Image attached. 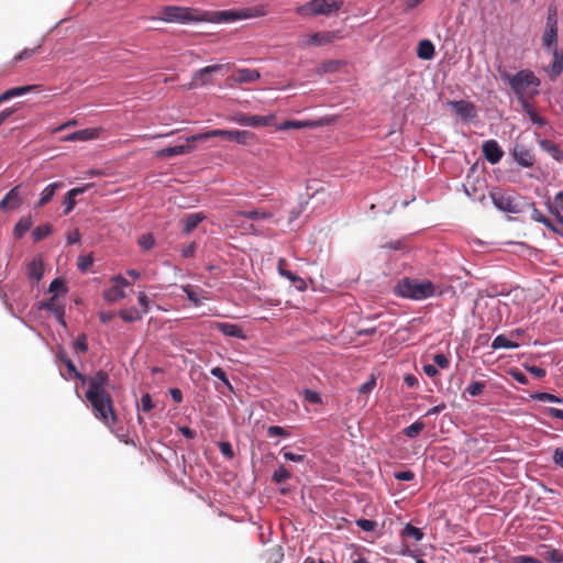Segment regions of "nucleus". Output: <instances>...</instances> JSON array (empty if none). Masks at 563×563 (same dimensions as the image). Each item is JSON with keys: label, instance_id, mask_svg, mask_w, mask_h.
Here are the masks:
<instances>
[{"label": "nucleus", "instance_id": "nucleus-43", "mask_svg": "<svg viewBox=\"0 0 563 563\" xmlns=\"http://www.w3.org/2000/svg\"><path fill=\"white\" fill-rule=\"evenodd\" d=\"M485 388L486 384L484 382L474 380L466 387L465 391L468 395L476 397L482 395Z\"/></svg>", "mask_w": 563, "mask_h": 563}, {"label": "nucleus", "instance_id": "nucleus-30", "mask_svg": "<svg viewBox=\"0 0 563 563\" xmlns=\"http://www.w3.org/2000/svg\"><path fill=\"white\" fill-rule=\"evenodd\" d=\"M519 344L517 342H514L506 338L505 335L500 334L497 335L493 342H492V349L498 350V349H517Z\"/></svg>", "mask_w": 563, "mask_h": 563}, {"label": "nucleus", "instance_id": "nucleus-51", "mask_svg": "<svg viewBox=\"0 0 563 563\" xmlns=\"http://www.w3.org/2000/svg\"><path fill=\"white\" fill-rule=\"evenodd\" d=\"M311 123L303 121H285L278 129L279 130H289V129H301L306 126H310Z\"/></svg>", "mask_w": 563, "mask_h": 563}, {"label": "nucleus", "instance_id": "nucleus-19", "mask_svg": "<svg viewBox=\"0 0 563 563\" xmlns=\"http://www.w3.org/2000/svg\"><path fill=\"white\" fill-rule=\"evenodd\" d=\"M514 157L516 162L522 167H530L534 163V156L531 151L522 145H516L514 148Z\"/></svg>", "mask_w": 563, "mask_h": 563}, {"label": "nucleus", "instance_id": "nucleus-32", "mask_svg": "<svg viewBox=\"0 0 563 563\" xmlns=\"http://www.w3.org/2000/svg\"><path fill=\"white\" fill-rule=\"evenodd\" d=\"M52 232H53V225L49 223H45V224L36 227L32 232V236H33L34 242H40L41 240L48 236Z\"/></svg>", "mask_w": 563, "mask_h": 563}, {"label": "nucleus", "instance_id": "nucleus-28", "mask_svg": "<svg viewBox=\"0 0 563 563\" xmlns=\"http://www.w3.org/2000/svg\"><path fill=\"white\" fill-rule=\"evenodd\" d=\"M434 45L429 40H422L418 44L417 55L421 59H431L434 56Z\"/></svg>", "mask_w": 563, "mask_h": 563}, {"label": "nucleus", "instance_id": "nucleus-59", "mask_svg": "<svg viewBox=\"0 0 563 563\" xmlns=\"http://www.w3.org/2000/svg\"><path fill=\"white\" fill-rule=\"evenodd\" d=\"M280 453L283 454L285 460H288V461H291V462H303L306 460L305 455L295 454L292 452L286 451L285 449H283L280 451Z\"/></svg>", "mask_w": 563, "mask_h": 563}, {"label": "nucleus", "instance_id": "nucleus-13", "mask_svg": "<svg viewBox=\"0 0 563 563\" xmlns=\"http://www.w3.org/2000/svg\"><path fill=\"white\" fill-rule=\"evenodd\" d=\"M482 150H483L484 157L490 164L499 163L504 156L503 150L500 148L497 141H495V140L485 141L482 145Z\"/></svg>", "mask_w": 563, "mask_h": 563}, {"label": "nucleus", "instance_id": "nucleus-36", "mask_svg": "<svg viewBox=\"0 0 563 563\" xmlns=\"http://www.w3.org/2000/svg\"><path fill=\"white\" fill-rule=\"evenodd\" d=\"M558 40V27H547L543 33V44L548 48L555 46Z\"/></svg>", "mask_w": 563, "mask_h": 563}, {"label": "nucleus", "instance_id": "nucleus-52", "mask_svg": "<svg viewBox=\"0 0 563 563\" xmlns=\"http://www.w3.org/2000/svg\"><path fill=\"white\" fill-rule=\"evenodd\" d=\"M356 526L361 528L363 531H374L377 527V522L369 519H357Z\"/></svg>", "mask_w": 563, "mask_h": 563}, {"label": "nucleus", "instance_id": "nucleus-14", "mask_svg": "<svg viewBox=\"0 0 563 563\" xmlns=\"http://www.w3.org/2000/svg\"><path fill=\"white\" fill-rule=\"evenodd\" d=\"M102 128H90L84 129L76 132H73L64 137V141L67 142H86L90 140H96L102 133Z\"/></svg>", "mask_w": 563, "mask_h": 563}, {"label": "nucleus", "instance_id": "nucleus-27", "mask_svg": "<svg viewBox=\"0 0 563 563\" xmlns=\"http://www.w3.org/2000/svg\"><path fill=\"white\" fill-rule=\"evenodd\" d=\"M540 147L558 162H563V152L559 145L550 140H541Z\"/></svg>", "mask_w": 563, "mask_h": 563}, {"label": "nucleus", "instance_id": "nucleus-10", "mask_svg": "<svg viewBox=\"0 0 563 563\" xmlns=\"http://www.w3.org/2000/svg\"><path fill=\"white\" fill-rule=\"evenodd\" d=\"M232 121L245 126H269L273 125L275 121V115H247L245 113H238L232 118Z\"/></svg>", "mask_w": 563, "mask_h": 563}, {"label": "nucleus", "instance_id": "nucleus-48", "mask_svg": "<svg viewBox=\"0 0 563 563\" xmlns=\"http://www.w3.org/2000/svg\"><path fill=\"white\" fill-rule=\"evenodd\" d=\"M547 27H558V10L556 7L550 5L547 16Z\"/></svg>", "mask_w": 563, "mask_h": 563}, {"label": "nucleus", "instance_id": "nucleus-12", "mask_svg": "<svg viewBox=\"0 0 563 563\" xmlns=\"http://www.w3.org/2000/svg\"><path fill=\"white\" fill-rule=\"evenodd\" d=\"M339 31H324V32H316L311 34L307 40L302 42V46H322L331 44L334 40L341 38Z\"/></svg>", "mask_w": 563, "mask_h": 563}, {"label": "nucleus", "instance_id": "nucleus-39", "mask_svg": "<svg viewBox=\"0 0 563 563\" xmlns=\"http://www.w3.org/2000/svg\"><path fill=\"white\" fill-rule=\"evenodd\" d=\"M342 65L343 64L340 60H334V59L327 60V62H323L320 64V66L318 68V73L319 74L334 73V71L339 70Z\"/></svg>", "mask_w": 563, "mask_h": 563}, {"label": "nucleus", "instance_id": "nucleus-5", "mask_svg": "<svg viewBox=\"0 0 563 563\" xmlns=\"http://www.w3.org/2000/svg\"><path fill=\"white\" fill-rule=\"evenodd\" d=\"M500 77L509 82L511 90L520 99L523 98L529 87H538L540 85L539 78L528 69L520 70L515 75L504 71L500 73Z\"/></svg>", "mask_w": 563, "mask_h": 563}, {"label": "nucleus", "instance_id": "nucleus-9", "mask_svg": "<svg viewBox=\"0 0 563 563\" xmlns=\"http://www.w3.org/2000/svg\"><path fill=\"white\" fill-rule=\"evenodd\" d=\"M261 78V74L257 69L251 68H236L227 78L228 87H233L241 84H250Z\"/></svg>", "mask_w": 563, "mask_h": 563}, {"label": "nucleus", "instance_id": "nucleus-40", "mask_svg": "<svg viewBox=\"0 0 563 563\" xmlns=\"http://www.w3.org/2000/svg\"><path fill=\"white\" fill-rule=\"evenodd\" d=\"M424 429V423L422 421H416L412 424L406 427L402 430V433L408 438H416L420 434V432Z\"/></svg>", "mask_w": 563, "mask_h": 563}, {"label": "nucleus", "instance_id": "nucleus-41", "mask_svg": "<svg viewBox=\"0 0 563 563\" xmlns=\"http://www.w3.org/2000/svg\"><path fill=\"white\" fill-rule=\"evenodd\" d=\"M552 213L555 216V219L550 220V225H548L547 228H549L551 231L563 238V218L560 216L558 211H552Z\"/></svg>", "mask_w": 563, "mask_h": 563}, {"label": "nucleus", "instance_id": "nucleus-23", "mask_svg": "<svg viewBox=\"0 0 563 563\" xmlns=\"http://www.w3.org/2000/svg\"><path fill=\"white\" fill-rule=\"evenodd\" d=\"M63 187L64 184L62 181L52 183L48 186H46L40 195V200L36 203V207L42 208L45 205H47L52 200L56 191Z\"/></svg>", "mask_w": 563, "mask_h": 563}, {"label": "nucleus", "instance_id": "nucleus-11", "mask_svg": "<svg viewBox=\"0 0 563 563\" xmlns=\"http://www.w3.org/2000/svg\"><path fill=\"white\" fill-rule=\"evenodd\" d=\"M113 283L112 287L103 292V298L108 302H114L125 297L124 287H128L130 283L121 275H115L111 278Z\"/></svg>", "mask_w": 563, "mask_h": 563}, {"label": "nucleus", "instance_id": "nucleus-2", "mask_svg": "<svg viewBox=\"0 0 563 563\" xmlns=\"http://www.w3.org/2000/svg\"><path fill=\"white\" fill-rule=\"evenodd\" d=\"M395 295L411 299V300H424L434 296L435 286L429 279H417L405 277L397 282L394 287Z\"/></svg>", "mask_w": 563, "mask_h": 563}, {"label": "nucleus", "instance_id": "nucleus-44", "mask_svg": "<svg viewBox=\"0 0 563 563\" xmlns=\"http://www.w3.org/2000/svg\"><path fill=\"white\" fill-rule=\"evenodd\" d=\"M41 44L37 45L36 47L34 48H24L23 51H21L19 54H16L13 58V62L14 63H19L23 59H27V58H31L34 54L37 53V51L41 48Z\"/></svg>", "mask_w": 563, "mask_h": 563}, {"label": "nucleus", "instance_id": "nucleus-29", "mask_svg": "<svg viewBox=\"0 0 563 563\" xmlns=\"http://www.w3.org/2000/svg\"><path fill=\"white\" fill-rule=\"evenodd\" d=\"M32 227L31 217L21 218L14 225L13 233L16 239H21Z\"/></svg>", "mask_w": 563, "mask_h": 563}, {"label": "nucleus", "instance_id": "nucleus-64", "mask_svg": "<svg viewBox=\"0 0 563 563\" xmlns=\"http://www.w3.org/2000/svg\"><path fill=\"white\" fill-rule=\"evenodd\" d=\"M514 563H542V562L533 556L518 555V556L514 558Z\"/></svg>", "mask_w": 563, "mask_h": 563}, {"label": "nucleus", "instance_id": "nucleus-1", "mask_svg": "<svg viewBox=\"0 0 563 563\" xmlns=\"http://www.w3.org/2000/svg\"><path fill=\"white\" fill-rule=\"evenodd\" d=\"M108 383L109 375L104 371L97 372L88 380L89 387L86 398L92 407L95 417L112 429L118 422V417L114 411L113 399L106 390Z\"/></svg>", "mask_w": 563, "mask_h": 563}, {"label": "nucleus", "instance_id": "nucleus-33", "mask_svg": "<svg viewBox=\"0 0 563 563\" xmlns=\"http://www.w3.org/2000/svg\"><path fill=\"white\" fill-rule=\"evenodd\" d=\"M522 106H523V109L526 110L527 114L529 115V118H530V120L532 121L533 124L539 125V126H544L547 124L545 119L542 118L541 115H539L533 110V108L530 106L529 102L523 100L522 101Z\"/></svg>", "mask_w": 563, "mask_h": 563}, {"label": "nucleus", "instance_id": "nucleus-21", "mask_svg": "<svg viewBox=\"0 0 563 563\" xmlns=\"http://www.w3.org/2000/svg\"><path fill=\"white\" fill-rule=\"evenodd\" d=\"M192 150H194V147L190 144L177 145V146H170V147H165V148L158 150V151H156L155 155H156V157H159V158L173 157V156L188 154Z\"/></svg>", "mask_w": 563, "mask_h": 563}, {"label": "nucleus", "instance_id": "nucleus-50", "mask_svg": "<svg viewBox=\"0 0 563 563\" xmlns=\"http://www.w3.org/2000/svg\"><path fill=\"white\" fill-rule=\"evenodd\" d=\"M268 437H284L287 438L290 435L289 431L279 426H271L267 428Z\"/></svg>", "mask_w": 563, "mask_h": 563}, {"label": "nucleus", "instance_id": "nucleus-34", "mask_svg": "<svg viewBox=\"0 0 563 563\" xmlns=\"http://www.w3.org/2000/svg\"><path fill=\"white\" fill-rule=\"evenodd\" d=\"M291 477V473L284 466L279 465L272 475V481L275 484H283Z\"/></svg>", "mask_w": 563, "mask_h": 563}, {"label": "nucleus", "instance_id": "nucleus-22", "mask_svg": "<svg viewBox=\"0 0 563 563\" xmlns=\"http://www.w3.org/2000/svg\"><path fill=\"white\" fill-rule=\"evenodd\" d=\"M37 89L36 85L13 87L0 95V104L15 97L23 96Z\"/></svg>", "mask_w": 563, "mask_h": 563}, {"label": "nucleus", "instance_id": "nucleus-49", "mask_svg": "<svg viewBox=\"0 0 563 563\" xmlns=\"http://www.w3.org/2000/svg\"><path fill=\"white\" fill-rule=\"evenodd\" d=\"M92 263H93V257L91 254L81 255L78 257V268L81 272L88 271L92 266Z\"/></svg>", "mask_w": 563, "mask_h": 563}, {"label": "nucleus", "instance_id": "nucleus-38", "mask_svg": "<svg viewBox=\"0 0 563 563\" xmlns=\"http://www.w3.org/2000/svg\"><path fill=\"white\" fill-rule=\"evenodd\" d=\"M119 316L125 321V322H134L142 319V313L136 310L135 308L130 309H122L119 312Z\"/></svg>", "mask_w": 563, "mask_h": 563}, {"label": "nucleus", "instance_id": "nucleus-53", "mask_svg": "<svg viewBox=\"0 0 563 563\" xmlns=\"http://www.w3.org/2000/svg\"><path fill=\"white\" fill-rule=\"evenodd\" d=\"M48 291L49 292L60 291V292L65 294L67 291V288H66L65 283H64L63 279L55 278L49 284Z\"/></svg>", "mask_w": 563, "mask_h": 563}, {"label": "nucleus", "instance_id": "nucleus-25", "mask_svg": "<svg viewBox=\"0 0 563 563\" xmlns=\"http://www.w3.org/2000/svg\"><path fill=\"white\" fill-rule=\"evenodd\" d=\"M27 276L40 282L44 275V264L41 257H34L26 267Z\"/></svg>", "mask_w": 563, "mask_h": 563}, {"label": "nucleus", "instance_id": "nucleus-54", "mask_svg": "<svg viewBox=\"0 0 563 563\" xmlns=\"http://www.w3.org/2000/svg\"><path fill=\"white\" fill-rule=\"evenodd\" d=\"M217 15L219 16V21L221 22L235 21L241 18L239 13L234 11H219L217 12Z\"/></svg>", "mask_w": 563, "mask_h": 563}, {"label": "nucleus", "instance_id": "nucleus-35", "mask_svg": "<svg viewBox=\"0 0 563 563\" xmlns=\"http://www.w3.org/2000/svg\"><path fill=\"white\" fill-rule=\"evenodd\" d=\"M402 536L406 538L413 539L415 541H421L423 539V532L412 526L411 523H407L402 529Z\"/></svg>", "mask_w": 563, "mask_h": 563}, {"label": "nucleus", "instance_id": "nucleus-47", "mask_svg": "<svg viewBox=\"0 0 563 563\" xmlns=\"http://www.w3.org/2000/svg\"><path fill=\"white\" fill-rule=\"evenodd\" d=\"M530 218L539 223L544 224L545 227L550 225V219L547 218L539 209L532 206Z\"/></svg>", "mask_w": 563, "mask_h": 563}, {"label": "nucleus", "instance_id": "nucleus-42", "mask_svg": "<svg viewBox=\"0 0 563 563\" xmlns=\"http://www.w3.org/2000/svg\"><path fill=\"white\" fill-rule=\"evenodd\" d=\"M531 397H532V399L542 401V402H558V404L563 402L562 398H560L553 394H550V393H536Z\"/></svg>", "mask_w": 563, "mask_h": 563}, {"label": "nucleus", "instance_id": "nucleus-6", "mask_svg": "<svg viewBox=\"0 0 563 563\" xmlns=\"http://www.w3.org/2000/svg\"><path fill=\"white\" fill-rule=\"evenodd\" d=\"M342 4V1L311 0L305 5L298 7L296 12L301 16L329 15L332 12L339 11Z\"/></svg>", "mask_w": 563, "mask_h": 563}, {"label": "nucleus", "instance_id": "nucleus-60", "mask_svg": "<svg viewBox=\"0 0 563 563\" xmlns=\"http://www.w3.org/2000/svg\"><path fill=\"white\" fill-rule=\"evenodd\" d=\"M137 300L142 308V311H141L142 316L146 314L150 310V300H148L147 296L144 292H140L137 296Z\"/></svg>", "mask_w": 563, "mask_h": 563}, {"label": "nucleus", "instance_id": "nucleus-3", "mask_svg": "<svg viewBox=\"0 0 563 563\" xmlns=\"http://www.w3.org/2000/svg\"><path fill=\"white\" fill-rule=\"evenodd\" d=\"M212 137H221L230 142H235L238 144H247L251 140L254 139V134L250 131L245 130H210L207 132L194 134L191 136H188L186 141L188 143H196L199 141H207Z\"/></svg>", "mask_w": 563, "mask_h": 563}, {"label": "nucleus", "instance_id": "nucleus-4", "mask_svg": "<svg viewBox=\"0 0 563 563\" xmlns=\"http://www.w3.org/2000/svg\"><path fill=\"white\" fill-rule=\"evenodd\" d=\"M159 19L170 23H188L206 21V13L198 9L177 5H166L161 10Z\"/></svg>", "mask_w": 563, "mask_h": 563}, {"label": "nucleus", "instance_id": "nucleus-17", "mask_svg": "<svg viewBox=\"0 0 563 563\" xmlns=\"http://www.w3.org/2000/svg\"><path fill=\"white\" fill-rule=\"evenodd\" d=\"M451 106L454 109L455 113L464 120H472L476 117L475 106L470 101H452Z\"/></svg>", "mask_w": 563, "mask_h": 563}, {"label": "nucleus", "instance_id": "nucleus-20", "mask_svg": "<svg viewBox=\"0 0 563 563\" xmlns=\"http://www.w3.org/2000/svg\"><path fill=\"white\" fill-rule=\"evenodd\" d=\"M91 187V184H86L85 186L82 187H76V188H73L70 189L66 195H65V198H64V205H65V210H64V214H68L70 211H73V209L75 208L76 206V200L75 198L78 196V195H81L84 194L87 189H89Z\"/></svg>", "mask_w": 563, "mask_h": 563}, {"label": "nucleus", "instance_id": "nucleus-15", "mask_svg": "<svg viewBox=\"0 0 563 563\" xmlns=\"http://www.w3.org/2000/svg\"><path fill=\"white\" fill-rule=\"evenodd\" d=\"M21 186H15L7 192L3 199L0 201L1 210H16L22 205V198L20 194Z\"/></svg>", "mask_w": 563, "mask_h": 563}, {"label": "nucleus", "instance_id": "nucleus-31", "mask_svg": "<svg viewBox=\"0 0 563 563\" xmlns=\"http://www.w3.org/2000/svg\"><path fill=\"white\" fill-rule=\"evenodd\" d=\"M183 291L187 295L189 301L192 302L194 306H199L201 303L200 292L202 291L200 288H195L191 285L181 286Z\"/></svg>", "mask_w": 563, "mask_h": 563}, {"label": "nucleus", "instance_id": "nucleus-46", "mask_svg": "<svg viewBox=\"0 0 563 563\" xmlns=\"http://www.w3.org/2000/svg\"><path fill=\"white\" fill-rule=\"evenodd\" d=\"M137 242L139 245L145 251L152 249L155 244V240L151 233L141 235Z\"/></svg>", "mask_w": 563, "mask_h": 563}, {"label": "nucleus", "instance_id": "nucleus-63", "mask_svg": "<svg viewBox=\"0 0 563 563\" xmlns=\"http://www.w3.org/2000/svg\"><path fill=\"white\" fill-rule=\"evenodd\" d=\"M286 262L285 260H279L278 262V272L282 276L288 278L289 280H295V274H292L290 271L286 269L285 266Z\"/></svg>", "mask_w": 563, "mask_h": 563}, {"label": "nucleus", "instance_id": "nucleus-58", "mask_svg": "<svg viewBox=\"0 0 563 563\" xmlns=\"http://www.w3.org/2000/svg\"><path fill=\"white\" fill-rule=\"evenodd\" d=\"M509 375L512 377L514 380L518 382L519 384H522V385L528 384L527 376L522 372H520L518 368L510 369Z\"/></svg>", "mask_w": 563, "mask_h": 563}, {"label": "nucleus", "instance_id": "nucleus-37", "mask_svg": "<svg viewBox=\"0 0 563 563\" xmlns=\"http://www.w3.org/2000/svg\"><path fill=\"white\" fill-rule=\"evenodd\" d=\"M239 216L244 217L250 220H266L272 218V213L267 211H261V210H251V211H241L239 212Z\"/></svg>", "mask_w": 563, "mask_h": 563}, {"label": "nucleus", "instance_id": "nucleus-18", "mask_svg": "<svg viewBox=\"0 0 563 563\" xmlns=\"http://www.w3.org/2000/svg\"><path fill=\"white\" fill-rule=\"evenodd\" d=\"M214 329L219 330L222 334L231 338L245 339L243 329L234 323L229 322H214Z\"/></svg>", "mask_w": 563, "mask_h": 563}, {"label": "nucleus", "instance_id": "nucleus-61", "mask_svg": "<svg viewBox=\"0 0 563 563\" xmlns=\"http://www.w3.org/2000/svg\"><path fill=\"white\" fill-rule=\"evenodd\" d=\"M154 405L150 394H145L141 398V408L144 412H148L153 409Z\"/></svg>", "mask_w": 563, "mask_h": 563}, {"label": "nucleus", "instance_id": "nucleus-16", "mask_svg": "<svg viewBox=\"0 0 563 563\" xmlns=\"http://www.w3.org/2000/svg\"><path fill=\"white\" fill-rule=\"evenodd\" d=\"M40 309L52 311L55 314V317L58 320V322L60 324H63V325H66V322H65V319H64L65 308H64V306H62V305H59L57 302V295L56 294L53 295L46 301H42L40 303Z\"/></svg>", "mask_w": 563, "mask_h": 563}, {"label": "nucleus", "instance_id": "nucleus-45", "mask_svg": "<svg viewBox=\"0 0 563 563\" xmlns=\"http://www.w3.org/2000/svg\"><path fill=\"white\" fill-rule=\"evenodd\" d=\"M62 360H63V362H64L65 366L67 367V371H68L70 374H73L75 377H77V378L81 379L82 382H86V379H87V378H86L82 374H80V373L77 371V368H76V366H75L74 362H73L70 358H68V357L65 355V356H63V357H62Z\"/></svg>", "mask_w": 563, "mask_h": 563}, {"label": "nucleus", "instance_id": "nucleus-7", "mask_svg": "<svg viewBox=\"0 0 563 563\" xmlns=\"http://www.w3.org/2000/svg\"><path fill=\"white\" fill-rule=\"evenodd\" d=\"M230 64H216L206 66L196 70L192 75V80L189 84V88L203 87L212 84L211 76L217 73H221L224 68H228Z\"/></svg>", "mask_w": 563, "mask_h": 563}, {"label": "nucleus", "instance_id": "nucleus-57", "mask_svg": "<svg viewBox=\"0 0 563 563\" xmlns=\"http://www.w3.org/2000/svg\"><path fill=\"white\" fill-rule=\"evenodd\" d=\"M303 397L309 404H321V396L314 390L305 389Z\"/></svg>", "mask_w": 563, "mask_h": 563}, {"label": "nucleus", "instance_id": "nucleus-24", "mask_svg": "<svg viewBox=\"0 0 563 563\" xmlns=\"http://www.w3.org/2000/svg\"><path fill=\"white\" fill-rule=\"evenodd\" d=\"M206 219V216L202 212H195L190 213L185 217L183 220L184 228L183 233L189 234L191 233L203 220Z\"/></svg>", "mask_w": 563, "mask_h": 563}, {"label": "nucleus", "instance_id": "nucleus-62", "mask_svg": "<svg viewBox=\"0 0 563 563\" xmlns=\"http://www.w3.org/2000/svg\"><path fill=\"white\" fill-rule=\"evenodd\" d=\"M433 362L435 365H438L441 368H448L450 365L448 357L442 353L435 354L433 356Z\"/></svg>", "mask_w": 563, "mask_h": 563}, {"label": "nucleus", "instance_id": "nucleus-26", "mask_svg": "<svg viewBox=\"0 0 563 563\" xmlns=\"http://www.w3.org/2000/svg\"><path fill=\"white\" fill-rule=\"evenodd\" d=\"M563 71V52L553 48V63L551 65L550 79L555 80Z\"/></svg>", "mask_w": 563, "mask_h": 563}, {"label": "nucleus", "instance_id": "nucleus-56", "mask_svg": "<svg viewBox=\"0 0 563 563\" xmlns=\"http://www.w3.org/2000/svg\"><path fill=\"white\" fill-rule=\"evenodd\" d=\"M210 373L212 376L217 377L218 379L223 382L230 389H232V386L228 379V376L221 367H219V366L213 367Z\"/></svg>", "mask_w": 563, "mask_h": 563}, {"label": "nucleus", "instance_id": "nucleus-8", "mask_svg": "<svg viewBox=\"0 0 563 563\" xmlns=\"http://www.w3.org/2000/svg\"><path fill=\"white\" fill-rule=\"evenodd\" d=\"M492 200L495 207L504 212L518 213L521 211L517 198L510 194L494 192Z\"/></svg>", "mask_w": 563, "mask_h": 563}, {"label": "nucleus", "instance_id": "nucleus-55", "mask_svg": "<svg viewBox=\"0 0 563 563\" xmlns=\"http://www.w3.org/2000/svg\"><path fill=\"white\" fill-rule=\"evenodd\" d=\"M75 349L81 353H86L88 351V342L86 334L81 333L77 336L75 344Z\"/></svg>", "mask_w": 563, "mask_h": 563}]
</instances>
